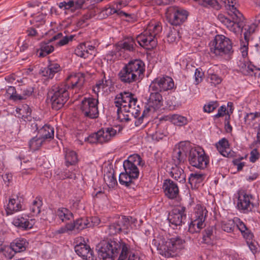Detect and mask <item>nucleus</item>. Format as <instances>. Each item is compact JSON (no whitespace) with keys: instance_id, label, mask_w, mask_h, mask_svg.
<instances>
[{"instance_id":"obj_24","label":"nucleus","mask_w":260,"mask_h":260,"mask_svg":"<svg viewBox=\"0 0 260 260\" xmlns=\"http://www.w3.org/2000/svg\"><path fill=\"white\" fill-rule=\"evenodd\" d=\"M207 213L208 211L205 207L197 205L194 209V213L191 215V220L199 222L201 224L205 225L204 222Z\"/></svg>"},{"instance_id":"obj_42","label":"nucleus","mask_w":260,"mask_h":260,"mask_svg":"<svg viewBox=\"0 0 260 260\" xmlns=\"http://www.w3.org/2000/svg\"><path fill=\"white\" fill-rule=\"evenodd\" d=\"M213 238V228L209 227L205 230L203 236V242L208 244H211Z\"/></svg>"},{"instance_id":"obj_3","label":"nucleus","mask_w":260,"mask_h":260,"mask_svg":"<svg viewBox=\"0 0 260 260\" xmlns=\"http://www.w3.org/2000/svg\"><path fill=\"white\" fill-rule=\"evenodd\" d=\"M144 72V63L140 59H133L124 66L118 75L122 82L131 84L142 79Z\"/></svg>"},{"instance_id":"obj_58","label":"nucleus","mask_w":260,"mask_h":260,"mask_svg":"<svg viewBox=\"0 0 260 260\" xmlns=\"http://www.w3.org/2000/svg\"><path fill=\"white\" fill-rule=\"evenodd\" d=\"M74 36H70L62 37L61 39L57 43V45L59 46H62L67 44L69 41H71L73 40Z\"/></svg>"},{"instance_id":"obj_23","label":"nucleus","mask_w":260,"mask_h":260,"mask_svg":"<svg viewBox=\"0 0 260 260\" xmlns=\"http://www.w3.org/2000/svg\"><path fill=\"white\" fill-rule=\"evenodd\" d=\"M75 250L77 254L85 260H93V251L90 247L85 244L80 243L75 247Z\"/></svg>"},{"instance_id":"obj_34","label":"nucleus","mask_w":260,"mask_h":260,"mask_svg":"<svg viewBox=\"0 0 260 260\" xmlns=\"http://www.w3.org/2000/svg\"><path fill=\"white\" fill-rule=\"evenodd\" d=\"M50 41L48 42H42L40 44V50L38 51V55L40 57H43L52 52L54 47L50 44Z\"/></svg>"},{"instance_id":"obj_38","label":"nucleus","mask_w":260,"mask_h":260,"mask_svg":"<svg viewBox=\"0 0 260 260\" xmlns=\"http://www.w3.org/2000/svg\"><path fill=\"white\" fill-rule=\"evenodd\" d=\"M41 7L36 3L29 4L26 9V15L34 17L35 15L41 13Z\"/></svg>"},{"instance_id":"obj_7","label":"nucleus","mask_w":260,"mask_h":260,"mask_svg":"<svg viewBox=\"0 0 260 260\" xmlns=\"http://www.w3.org/2000/svg\"><path fill=\"white\" fill-rule=\"evenodd\" d=\"M210 52L215 55H230L233 52L231 40L223 35H217L210 43Z\"/></svg>"},{"instance_id":"obj_37","label":"nucleus","mask_w":260,"mask_h":260,"mask_svg":"<svg viewBox=\"0 0 260 260\" xmlns=\"http://www.w3.org/2000/svg\"><path fill=\"white\" fill-rule=\"evenodd\" d=\"M65 158L66 160V165H75L78 161V156L77 153L72 150H68L66 151Z\"/></svg>"},{"instance_id":"obj_59","label":"nucleus","mask_w":260,"mask_h":260,"mask_svg":"<svg viewBox=\"0 0 260 260\" xmlns=\"http://www.w3.org/2000/svg\"><path fill=\"white\" fill-rule=\"evenodd\" d=\"M210 83L214 85L219 84L221 81V79L216 74H211L209 76Z\"/></svg>"},{"instance_id":"obj_25","label":"nucleus","mask_w":260,"mask_h":260,"mask_svg":"<svg viewBox=\"0 0 260 260\" xmlns=\"http://www.w3.org/2000/svg\"><path fill=\"white\" fill-rule=\"evenodd\" d=\"M154 91L151 93L148 101V105L153 108V111L160 108L162 106L163 103L162 97L159 93V91Z\"/></svg>"},{"instance_id":"obj_39","label":"nucleus","mask_w":260,"mask_h":260,"mask_svg":"<svg viewBox=\"0 0 260 260\" xmlns=\"http://www.w3.org/2000/svg\"><path fill=\"white\" fill-rule=\"evenodd\" d=\"M117 222L119 225L121 232H123L124 234H127L129 232V219L125 216H122L118 218Z\"/></svg>"},{"instance_id":"obj_33","label":"nucleus","mask_w":260,"mask_h":260,"mask_svg":"<svg viewBox=\"0 0 260 260\" xmlns=\"http://www.w3.org/2000/svg\"><path fill=\"white\" fill-rule=\"evenodd\" d=\"M70 224L72 225L73 231H79L91 227L88 218L86 217L77 219L73 223Z\"/></svg>"},{"instance_id":"obj_44","label":"nucleus","mask_w":260,"mask_h":260,"mask_svg":"<svg viewBox=\"0 0 260 260\" xmlns=\"http://www.w3.org/2000/svg\"><path fill=\"white\" fill-rule=\"evenodd\" d=\"M170 119L175 125L182 126L187 124V119L182 116L174 114L171 116Z\"/></svg>"},{"instance_id":"obj_17","label":"nucleus","mask_w":260,"mask_h":260,"mask_svg":"<svg viewBox=\"0 0 260 260\" xmlns=\"http://www.w3.org/2000/svg\"><path fill=\"white\" fill-rule=\"evenodd\" d=\"M84 82V77L80 74L71 75L67 79L66 85L68 89L75 90L77 93L82 87Z\"/></svg>"},{"instance_id":"obj_20","label":"nucleus","mask_w":260,"mask_h":260,"mask_svg":"<svg viewBox=\"0 0 260 260\" xmlns=\"http://www.w3.org/2000/svg\"><path fill=\"white\" fill-rule=\"evenodd\" d=\"M96 133L98 136L99 143L103 144L109 142L114 138L117 134V131L114 128L109 127L101 128Z\"/></svg>"},{"instance_id":"obj_62","label":"nucleus","mask_w":260,"mask_h":260,"mask_svg":"<svg viewBox=\"0 0 260 260\" xmlns=\"http://www.w3.org/2000/svg\"><path fill=\"white\" fill-rule=\"evenodd\" d=\"M227 113L226 108L224 105L221 106L218 110V112L214 115L215 118H219L223 117L224 115Z\"/></svg>"},{"instance_id":"obj_30","label":"nucleus","mask_w":260,"mask_h":260,"mask_svg":"<svg viewBox=\"0 0 260 260\" xmlns=\"http://www.w3.org/2000/svg\"><path fill=\"white\" fill-rule=\"evenodd\" d=\"M136 46L135 40L132 37L125 39L123 42L118 44L117 49L118 50L123 49L129 51H134Z\"/></svg>"},{"instance_id":"obj_9","label":"nucleus","mask_w":260,"mask_h":260,"mask_svg":"<svg viewBox=\"0 0 260 260\" xmlns=\"http://www.w3.org/2000/svg\"><path fill=\"white\" fill-rule=\"evenodd\" d=\"M185 241L179 237L168 239L159 244V249L162 255L166 257H173L177 255V252L183 247Z\"/></svg>"},{"instance_id":"obj_27","label":"nucleus","mask_w":260,"mask_h":260,"mask_svg":"<svg viewBox=\"0 0 260 260\" xmlns=\"http://www.w3.org/2000/svg\"><path fill=\"white\" fill-rule=\"evenodd\" d=\"M22 199L16 197V198L10 199L9 203L6 208L8 215L12 214L14 212H17L22 209L21 204Z\"/></svg>"},{"instance_id":"obj_5","label":"nucleus","mask_w":260,"mask_h":260,"mask_svg":"<svg viewBox=\"0 0 260 260\" xmlns=\"http://www.w3.org/2000/svg\"><path fill=\"white\" fill-rule=\"evenodd\" d=\"M162 27L158 23L151 22L146 29L138 35L136 40L139 44L146 49L150 50L156 46V36L161 31Z\"/></svg>"},{"instance_id":"obj_18","label":"nucleus","mask_w":260,"mask_h":260,"mask_svg":"<svg viewBox=\"0 0 260 260\" xmlns=\"http://www.w3.org/2000/svg\"><path fill=\"white\" fill-rule=\"evenodd\" d=\"M235 0H204L200 5L204 7H210L218 10L224 7L229 11H232L231 6L235 7Z\"/></svg>"},{"instance_id":"obj_46","label":"nucleus","mask_w":260,"mask_h":260,"mask_svg":"<svg viewBox=\"0 0 260 260\" xmlns=\"http://www.w3.org/2000/svg\"><path fill=\"white\" fill-rule=\"evenodd\" d=\"M205 226V225L201 224L199 222H196L191 220V222L189 224L188 231L191 233H198Z\"/></svg>"},{"instance_id":"obj_22","label":"nucleus","mask_w":260,"mask_h":260,"mask_svg":"<svg viewBox=\"0 0 260 260\" xmlns=\"http://www.w3.org/2000/svg\"><path fill=\"white\" fill-rule=\"evenodd\" d=\"M218 152L224 157L232 158L234 156L235 152L230 148L229 141L225 138H222L216 144Z\"/></svg>"},{"instance_id":"obj_48","label":"nucleus","mask_w":260,"mask_h":260,"mask_svg":"<svg viewBox=\"0 0 260 260\" xmlns=\"http://www.w3.org/2000/svg\"><path fill=\"white\" fill-rule=\"evenodd\" d=\"M42 205V201L39 200H36L33 201L30 207V210L34 215H37L40 213Z\"/></svg>"},{"instance_id":"obj_45","label":"nucleus","mask_w":260,"mask_h":260,"mask_svg":"<svg viewBox=\"0 0 260 260\" xmlns=\"http://www.w3.org/2000/svg\"><path fill=\"white\" fill-rule=\"evenodd\" d=\"M235 227V220H229L227 221H222L221 223L222 229L228 233L233 232Z\"/></svg>"},{"instance_id":"obj_61","label":"nucleus","mask_w":260,"mask_h":260,"mask_svg":"<svg viewBox=\"0 0 260 260\" xmlns=\"http://www.w3.org/2000/svg\"><path fill=\"white\" fill-rule=\"evenodd\" d=\"M204 73L200 71L199 69H196L194 73L195 82L196 84H198L202 81Z\"/></svg>"},{"instance_id":"obj_49","label":"nucleus","mask_w":260,"mask_h":260,"mask_svg":"<svg viewBox=\"0 0 260 260\" xmlns=\"http://www.w3.org/2000/svg\"><path fill=\"white\" fill-rule=\"evenodd\" d=\"M253 235L252 233H249L247 237L245 238L247 241V244L248 245L250 249L252 252V253H254L256 251L257 249V243L255 241H251L252 239Z\"/></svg>"},{"instance_id":"obj_2","label":"nucleus","mask_w":260,"mask_h":260,"mask_svg":"<svg viewBox=\"0 0 260 260\" xmlns=\"http://www.w3.org/2000/svg\"><path fill=\"white\" fill-rule=\"evenodd\" d=\"M144 163L140 155L134 154L130 155L127 159L123 162L124 172H122L119 176V183L126 187H132L135 185V181L139 176L138 166H143Z\"/></svg>"},{"instance_id":"obj_29","label":"nucleus","mask_w":260,"mask_h":260,"mask_svg":"<svg viewBox=\"0 0 260 260\" xmlns=\"http://www.w3.org/2000/svg\"><path fill=\"white\" fill-rule=\"evenodd\" d=\"M39 137L44 141H50L54 138V128L49 125H44L38 131Z\"/></svg>"},{"instance_id":"obj_63","label":"nucleus","mask_w":260,"mask_h":260,"mask_svg":"<svg viewBox=\"0 0 260 260\" xmlns=\"http://www.w3.org/2000/svg\"><path fill=\"white\" fill-rule=\"evenodd\" d=\"M73 231V228L72 225L68 223H67L65 226L60 228L59 230H58L56 232L58 234H62L66 232H67L68 231Z\"/></svg>"},{"instance_id":"obj_13","label":"nucleus","mask_w":260,"mask_h":260,"mask_svg":"<svg viewBox=\"0 0 260 260\" xmlns=\"http://www.w3.org/2000/svg\"><path fill=\"white\" fill-rule=\"evenodd\" d=\"M174 83L172 78L169 76L158 77L154 80L150 85V90L152 91H167L173 88Z\"/></svg>"},{"instance_id":"obj_10","label":"nucleus","mask_w":260,"mask_h":260,"mask_svg":"<svg viewBox=\"0 0 260 260\" xmlns=\"http://www.w3.org/2000/svg\"><path fill=\"white\" fill-rule=\"evenodd\" d=\"M99 101L93 98H84L81 103L80 109L84 117L95 119L99 117Z\"/></svg>"},{"instance_id":"obj_1","label":"nucleus","mask_w":260,"mask_h":260,"mask_svg":"<svg viewBox=\"0 0 260 260\" xmlns=\"http://www.w3.org/2000/svg\"><path fill=\"white\" fill-rule=\"evenodd\" d=\"M98 257L101 260H114L120 251L117 260H140V257L130 250L129 245L113 238L101 241L97 246Z\"/></svg>"},{"instance_id":"obj_11","label":"nucleus","mask_w":260,"mask_h":260,"mask_svg":"<svg viewBox=\"0 0 260 260\" xmlns=\"http://www.w3.org/2000/svg\"><path fill=\"white\" fill-rule=\"evenodd\" d=\"M166 16L172 25H179L187 19L188 13L181 8L173 6L167 9Z\"/></svg>"},{"instance_id":"obj_47","label":"nucleus","mask_w":260,"mask_h":260,"mask_svg":"<svg viewBox=\"0 0 260 260\" xmlns=\"http://www.w3.org/2000/svg\"><path fill=\"white\" fill-rule=\"evenodd\" d=\"M140 108L139 105L135 106H132L127 112L126 115H128V121L131 120V117L134 116V118H137L140 116Z\"/></svg>"},{"instance_id":"obj_55","label":"nucleus","mask_w":260,"mask_h":260,"mask_svg":"<svg viewBox=\"0 0 260 260\" xmlns=\"http://www.w3.org/2000/svg\"><path fill=\"white\" fill-rule=\"evenodd\" d=\"M106 86L107 85L104 83L103 80L100 81L94 86L93 87L92 90L97 94V95H98V93L101 92V90H102V91H103L104 89Z\"/></svg>"},{"instance_id":"obj_32","label":"nucleus","mask_w":260,"mask_h":260,"mask_svg":"<svg viewBox=\"0 0 260 260\" xmlns=\"http://www.w3.org/2000/svg\"><path fill=\"white\" fill-rule=\"evenodd\" d=\"M171 175L173 178L178 182L182 183L185 182L186 175L184 172L182 168L179 167L178 166H175V167L172 168Z\"/></svg>"},{"instance_id":"obj_54","label":"nucleus","mask_w":260,"mask_h":260,"mask_svg":"<svg viewBox=\"0 0 260 260\" xmlns=\"http://www.w3.org/2000/svg\"><path fill=\"white\" fill-rule=\"evenodd\" d=\"M119 225L117 222L113 223L109 226L108 231L109 235H112L119 233L121 232Z\"/></svg>"},{"instance_id":"obj_26","label":"nucleus","mask_w":260,"mask_h":260,"mask_svg":"<svg viewBox=\"0 0 260 260\" xmlns=\"http://www.w3.org/2000/svg\"><path fill=\"white\" fill-rule=\"evenodd\" d=\"M61 70L59 64L57 63H50L47 68H45L40 71V74L47 79H52L55 74L58 73Z\"/></svg>"},{"instance_id":"obj_60","label":"nucleus","mask_w":260,"mask_h":260,"mask_svg":"<svg viewBox=\"0 0 260 260\" xmlns=\"http://www.w3.org/2000/svg\"><path fill=\"white\" fill-rule=\"evenodd\" d=\"M178 36L177 32L175 30L171 31L167 35V41L169 43H174L177 40V36Z\"/></svg>"},{"instance_id":"obj_16","label":"nucleus","mask_w":260,"mask_h":260,"mask_svg":"<svg viewBox=\"0 0 260 260\" xmlns=\"http://www.w3.org/2000/svg\"><path fill=\"white\" fill-rule=\"evenodd\" d=\"M189 149V146L184 143H180L178 147L173 151L172 159L175 166L181 165L184 163L186 158V154Z\"/></svg>"},{"instance_id":"obj_50","label":"nucleus","mask_w":260,"mask_h":260,"mask_svg":"<svg viewBox=\"0 0 260 260\" xmlns=\"http://www.w3.org/2000/svg\"><path fill=\"white\" fill-rule=\"evenodd\" d=\"M234 220H235V224L236 223L237 227L241 232V233H243V236L246 238L247 235L249 233L248 232V230L246 225L238 218H235Z\"/></svg>"},{"instance_id":"obj_8","label":"nucleus","mask_w":260,"mask_h":260,"mask_svg":"<svg viewBox=\"0 0 260 260\" xmlns=\"http://www.w3.org/2000/svg\"><path fill=\"white\" fill-rule=\"evenodd\" d=\"M48 95L51 98L52 108L56 110L62 108L69 98L67 88L63 85L53 86Z\"/></svg>"},{"instance_id":"obj_21","label":"nucleus","mask_w":260,"mask_h":260,"mask_svg":"<svg viewBox=\"0 0 260 260\" xmlns=\"http://www.w3.org/2000/svg\"><path fill=\"white\" fill-rule=\"evenodd\" d=\"M162 188L165 195L169 199L176 198L179 194V188L177 185L170 179L165 180Z\"/></svg>"},{"instance_id":"obj_12","label":"nucleus","mask_w":260,"mask_h":260,"mask_svg":"<svg viewBox=\"0 0 260 260\" xmlns=\"http://www.w3.org/2000/svg\"><path fill=\"white\" fill-rule=\"evenodd\" d=\"M188 161L190 165L200 170L205 169L209 160L204 150L192 148L189 150Z\"/></svg>"},{"instance_id":"obj_56","label":"nucleus","mask_w":260,"mask_h":260,"mask_svg":"<svg viewBox=\"0 0 260 260\" xmlns=\"http://www.w3.org/2000/svg\"><path fill=\"white\" fill-rule=\"evenodd\" d=\"M243 66H244L245 69H242V73L245 75H252V73L254 74V72L255 71V67L250 65V64H243Z\"/></svg>"},{"instance_id":"obj_53","label":"nucleus","mask_w":260,"mask_h":260,"mask_svg":"<svg viewBox=\"0 0 260 260\" xmlns=\"http://www.w3.org/2000/svg\"><path fill=\"white\" fill-rule=\"evenodd\" d=\"M6 94L10 96V99L15 101H18V95L15 88L13 86H9L6 89Z\"/></svg>"},{"instance_id":"obj_64","label":"nucleus","mask_w":260,"mask_h":260,"mask_svg":"<svg viewBox=\"0 0 260 260\" xmlns=\"http://www.w3.org/2000/svg\"><path fill=\"white\" fill-rule=\"evenodd\" d=\"M259 154L256 149H254L250 152V161L254 162L259 158Z\"/></svg>"},{"instance_id":"obj_6","label":"nucleus","mask_w":260,"mask_h":260,"mask_svg":"<svg viewBox=\"0 0 260 260\" xmlns=\"http://www.w3.org/2000/svg\"><path fill=\"white\" fill-rule=\"evenodd\" d=\"M231 8L232 11H229V13L232 16L233 20H231L221 14L218 15V19L229 30L236 33L242 30L243 27L244 17L242 14L235 7L232 6Z\"/></svg>"},{"instance_id":"obj_52","label":"nucleus","mask_w":260,"mask_h":260,"mask_svg":"<svg viewBox=\"0 0 260 260\" xmlns=\"http://www.w3.org/2000/svg\"><path fill=\"white\" fill-rule=\"evenodd\" d=\"M218 107V104L217 102L211 101L206 104L204 106V111L205 112L211 113Z\"/></svg>"},{"instance_id":"obj_57","label":"nucleus","mask_w":260,"mask_h":260,"mask_svg":"<svg viewBox=\"0 0 260 260\" xmlns=\"http://www.w3.org/2000/svg\"><path fill=\"white\" fill-rule=\"evenodd\" d=\"M85 141L88 142L89 143H99L98 136L96 133H93L88 137H86Z\"/></svg>"},{"instance_id":"obj_35","label":"nucleus","mask_w":260,"mask_h":260,"mask_svg":"<svg viewBox=\"0 0 260 260\" xmlns=\"http://www.w3.org/2000/svg\"><path fill=\"white\" fill-rule=\"evenodd\" d=\"M56 214L59 218L63 222H66L73 218L72 213L67 208H59L57 210Z\"/></svg>"},{"instance_id":"obj_36","label":"nucleus","mask_w":260,"mask_h":260,"mask_svg":"<svg viewBox=\"0 0 260 260\" xmlns=\"http://www.w3.org/2000/svg\"><path fill=\"white\" fill-rule=\"evenodd\" d=\"M256 116L255 113H247L244 117V123L247 127L255 128L257 126L256 122Z\"/></svg>"},{"instance_id":"obj_31","label":"nucleus","mask_w":260,"mask_h":260,"mask_svg":"<svg viewBox=\"0 0 260 260\" xmlns=\"http://www.w3.org/2000/svg\"><path fill=\"white\" fill-rule=\"evenodd\" d=\"M27 245V243L25 239H17L11 243L10 250L15 253L21 252L25 250Z\"/></svg>"},{"instance_id":"obj_4","label":"nucleus","mask_w":260,"mask_h":260,"mask_svg":"<svg viewBox=\"0 0 260 260\" xmlns=\"http://www.w3.org/2000/svg\"><path fill=\"white\" fill-rule=\"evenodd\" d=\"M137 102V99L131 92L125 91L117 94L114 99L115 106L117 108V119L121 122L128 121V115L126 114Z\"/></svg>"},{"instance_id":"obj_41","label":"nucleus","mask_w":260,"mask_h":260,"mask_svg":"<svg viewBox=\"0 0 260 260\" xmlns=\"http://www.w3.org/2000/svg\"><path fill=\"white\" fill-rule=\"evenodd\" d=\"M104 180L109 188H113L117 184L116 178L114 173L112 172H108L105 174Z\"/></svg>"},{"instance_id":"obj_28","label":"nucleus","mask_w":260,"mask_h":260,"mask_svg":"<svg viewBox=\"0 0 260 260\" xmlns=\"http://www.w3.org/2000/svg\"><path fill=\"white\" fill-rule=\"evenodd\" d=\"M13 223L20 229L27 230L33 227L35 222L33 219L29 220L20 217L14 219Z\"/></svg>"},{"instance_id":"obj_40","label":"nucleus","mask_w":260,"mask_h":260,"mask_svg":"<svg viewBox=\"0 0 260 260\" xmlns=\"http://www.w3.org/2000/svg\"><path fill=\"white\" fill-rule=\"evenodd\" d=\"M44 141V139L40 137H38L37 136L34 137L29 141V147L33 150H38L42 146Z\"/></svg>"},{"instance_id":"obj_14","label":"nucleus","mask_w":260,"mask_h":260,"mask_svg":"<svg viewBox=\"0 0 260 260\" xmlns=\"http://www.w3.org/2000/svg\"><path fill=\"white\" fill-rule=\"evenodd\" d=\"M253 198L250 194H247L244 191L238 193L237 207L239 210L244 212L251 211L253 207Z\"/></svg>"},{"instance_id":"obj_51","label":"nucleus","mask_w":260,"mask_h":260,"mask_svg":"<svg viewBox=\"0 0 260 260\" xmlns=\"http://www.w3.org/2000/svg\"><path fill=\"white\" fill-rule=\"evenodd\" d=\"M204 179V175L201 173H191L190 175V177L189 178V181L190 183L194 182L200 183Z\"/></svg>"},{"instance_id":"obj_43","label":"nucleus","mask_w":260,"mask_h":260,"mask_svg":"<svg viewBox=\"0 0 260 260\" xmlns=\"http://www.w3.org/2000/svg\"><path fill=\"white\" fill-rule=\"evenodd\" d=\"M154 112V111H153V108L147 105V107H145V109L144 110L142 115L136 120L135 122V125L136 126H140L143 123L144 119L146 118L149 115V113Z\"/></svg>"},{"instance_id":"obj_19","label":"nucleus","mask_w":260,"mask_h":260,"mask_svg":"<svg viewBox=\"0 0 260 260\" xmlns=\"http://www.w3.org/2000/svg\"><path fill=\"white\" fill-rule=\"evenodd\" d=\"M95 47L92 45L83 43L76 47L75 50V54L78 56L89 59L93 58L95 56Z\"/></svg>"},{"instance_id":"obj_15","label":"nucleus","mask_w":260,"mask_h":260,"mask_svg":"<svg viewBox=\"0 0 260 260\" xmlns=\"http://www.w3.org/2000/svg\"><path fill=\"white\" fill-rule=\"evenodd\" d=\"M185 211L186 208L181 206L174 209L169 213L168 216V220L170 224L175 226L181 225L186 219Z\"/></svg>"}]
</instances>
